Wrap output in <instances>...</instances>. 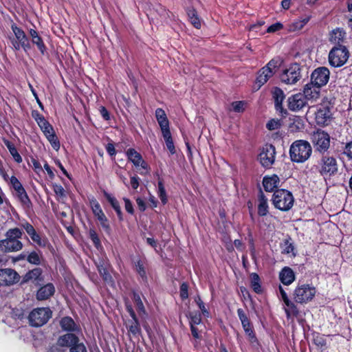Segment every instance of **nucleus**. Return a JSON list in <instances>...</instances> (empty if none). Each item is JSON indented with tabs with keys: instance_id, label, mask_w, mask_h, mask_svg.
<instances>
[{
	"instance_id": "obj_1",
	"label": "nucleus",
	"mask_w": 352,
	"mask_h": 352,
	"mask_svg": "<svg viewBox=\"0 0 352 352\" xmlns=\"http://www.w3.org/2000/svg\"><path fill=\"white\" fill-rule=\"evenodd\" d=\"M23 234V231L18 228L9 229L6 233V239L0 241V250L4 252L21 250L23 246L20 241Z\"/></svg>"
},
{
	"instance_id": "obj_2",
	"label": "nucleus",
	"mask_w": 352,
	"mask_h": 352,
	"mask_svg": "<svg viewBox=\"0 0 352 352\" xmlns=\"http://www.w3.org/2000/svg\"><path fill=\"white\" fill-rule=\"evenodd\" d=\"M312 152L310 144L305 140H296L292 143L289 148L292 161L302 163L307 160Z\"/></svg>"
},
{
	"instance_id": "obj_3",
	"label": "nucleus",
	"mask_w": 352,
	"mask_h": 352,
	"mask_svg": "<svg viewBox=\"0 0 352 352\" xmlns=\"http://www.w3.org/2000/svg\"><path fill=\"white\" fill-rule=\"evenodd\" d=\"M12 33L8 35L11 47L16 51L23 49L25 52L30 50L31 45L25 32L14 23L11 25Z\"/></svg>"
},
{
	"instance_id": "obj_4",
	"label": "nucleus",
	"mask_w": 352,
	"mask_h": 352,
	"mask_svg": "<svg viewBox=\"0 0 352 352\" xmlns=\"http://www.w3.org/2000/svg\"><path fill=\"white\" fill-rule=\"evenodd\" d=\"M316 289L309 284L298 285L293 292V298L296 303L306 304L313 300Z\"/></svg>"
},
{
	"instance_id": "obj_5",
	"label": "nucleus",
	"mask_w": 352,
	"mask_h": 352,
	"mask_svg": "<svg viewBox=\"0 0 352 352\" xmlns=\"http://www.w3.org/2000/svg\"><path fill=\"white\" fill-rule=\"evenodd\" d=\"M292 194L286 190H276L272 197V203L275 208L280 210H288L294 204Z\"/></svg>"
},
{
	"instance_id": "obj_6",
	"label": "nucleus",
	"mask_w": 352,
	"mask_h": 352,
	"mask_svg": "<svg viewBox=\"0 0 352 352\" xmlns=\"http://www.w3.org/2000/svg\"><path fill=\"white\" fill-rule=\"evenodd\" d=\"M349 51L346 47L339 45L331 49L329 54V62L331 66L338 67L344 65L349 58Z\"/></svg>"
},
{
	"instance_id": "obj_7",
	"label": "nucleus",
	"mask_w": 352,
	"mask_h": 352,
	"mask_svg": "<svg viewBox=\"0 0 352 352\" xmlns=\"http://www.w3.org/2000/svg\"><path fill=\"white\" fill-rule=\"evenodd\" d=\"M52 316L49 308L41 307L33 309L29 314V321L32 326L40 327L45 324Z\"/></svg>"
},
{
	"instance_id": "obj_8",
	"label": "nucleus",
	"mask_w": 352,
	"mask_h": 352,
	"mask_svg": "<svg viewBox=\"0 0 352 352\" xmlns=\"http://www.w3.org/2000/svg\"><path fill=\"white\" fill-rule=\"evenodd\" d=\"M318 171L322 175H331L338 171L336 158L328 153L323 155L318 165Z\"/></svg>"
},
{
	"instance_id": "obj_9",
	"label": "nucleus",
	"mask_w": 352,
	"mask_h": 352,
	"mask_svg": "<svg viewBox=\"0 0 352 352\" xmlns=\"http://www.w3.org/2000/svg\"><path fill=\"white\" fill-rule=\"evenodd\" d=\"M279 65V60L272 59L267 64L266 66L263 67L259 71L256 82L258 85V88L267 82V80L273 76Z\"/></svg>"
},
{
	"instance_id": "obj_10",
	"label": "nucleus",
	"mask_w": 352,
	"mask_h": 352,
	"mask_svg": "<svg viewBox=\"0 0 352 352\" xmlns=\"http://www.w3.org/2000/svg\"><path fill=\"white\" fill-rule=\"evenodd\" d=\"M301 78V67L297 63L291 65L280 76L281 81L287 85H294Z\"/></svg>"
},
{
	"instance_id": "obj_11",
	"label": "nucleus",
	"mask_w": 352,
	"mask_h": 352,
	"mask_svg": "<svg viewBox=\"0 0 352 352\" xmlns=\"http://www.w3.org/2000/svg\"><path fill=\"white\" fill-rule=\"evenodd\" d=\"M311 140L316 150L320 152H325L329 148L330 136L322 130L314 131L311 135Z\"/></svg>"
},
{
	"instance_id": "obj_12",
	"label": "nucleus",
	"mask_w": 352,
	"mask_h": 352,
	"mask_svg": "<svg viewBox=\"0 0 352 352\" xmlns=\"http://www.w3.org/2000/svg\"><path fill=\"white\" fill-rule=\"evenodd\" d=\"M276 150L272 144H266L263 147L258 155V160L261 165L265 168H270L275 161Z\"/></svg>"
},
{
	"instance_id": "obj_13",
	"label": "nucleus",
	"mask_w": 352,
	"mask_h": 352,
	"mask_svg": "<svg viewBox=\"0 0 352 352\" xmlns=\"http://www.w3.org/2000/svg\"><path fill=\"white\" fill-rule=\"evenodd\" d=\"M19 280L20 276L15 270L10 268L0 270V286H11Z\"/></svg>"
},
{
	"instance_id": "obj_14",
	"label": "nucleus",
	"mask_w": 352,
	"mask_h": 352,
	"mask_svg": "<svg viewBox=\"0 0 352 352\" xmlns=\"http://www.w3.org/2000/svg\"><path fill=\"white\" fill-rule=\"evenodd\" d=\"M278 298L284 303L283 309L287 318H289L292 316H296L298 314V310L296 305H295L294 302L290 300L286 292L283 289V288L281 286H279Z\"/></svg>"
},
{
	"instance_id": "obj_15",
	"label": "nucleus",
	"mask_w": 352,
	"mask_h": 352,
	"mask_svg": "<svg viewBox=\"0 0 352 352\" xmlns=\"http://www.w3.org/2000/svg\"><path fill=\"white\" fill-rule=\"evenodd\" d=\"M126 155L129 161L136 167L140 166L142 171H140L141 175H146L149 173V166L148 164L142 159V155L133 148H129L126 151Z\"/></svg>"
},
{
	"instance_id": "obj_16",
	"label": "nucleus",
	"mask_w": 352,
	"mask_h": 352,
	"mask_svg": "<svg viewBox=\"0 0 352 352\" xmlns=\"http://www.w3.org/2000/svg\"><path fill=\"white\" fill-rule=\"evenodd\" d=\"M329 70L327 67H318L311 74V82L321 87L328 82L329 80Z\"/></svg>"
},
{
	"instance_id": "obj_17",
	"label": "nucleus",
	"mask_w": 352,
	"mask_h": 352,
	"mask_svg": "<svg viewBox=\"0 0 352 352\" xmlns=\"http://www.w3.org/2000/svg\"><path fill=\"white\" fill-rule=\"evenodd\" d=\"M90 205L94 214L100 221L101 226L104 229L106 232H109L110 226L108 220L100 207V204L95 199H92L90 200Z\"/></svg>"
},
{
	"instance_id": "obj_18",
	"label": "nucleus",
	"mask_w": 352,
	"mask_h": 352,
	"mask_svg": "<svg viewBox=\"0 0 352 352\" xmlns=\"http://www.w3.org/2000/svg\"><path fill=\"white\" fill-rule=\"evenodd\" d=\"M331 113L330 109L327 107H320L316 112L315 120L318 125H327L330 122Z\"/></svg>"
},
{
	"instance_id": "obj_19",
	"label": "nucleus",
	"mask_w": 352,
	"mask_h": 352,
	"mask_svg": "<svg viewBox=\"0 0 352 352\" xmlns=\"http://www.w3.org/2000/svg\"><path fill=\"white\" fill-rule=\"evenodd\" d=\"M238 316L241 322L243 328L245 333L249 336L250 339L255 338V334L252 328V325L242 309H237Z\"/></svg>"
},
{
	"instance_id": "obj_20",
	"label": "nucleus",
	"mask_w": 352,
	"mask_h": 352,
	"mask_svg": "<svg viewBox=\"0 0 352 352\" xmlns=\"http://www.w3.org/2000/svg\"><path fill=\"white\" fill-rule=\"evenodd\" d=\"M288 107L292 111H299L306 104V100L301 93L294 94L288 99Z\"/></svg>"
},
{
	"instance_id": "obj_21",
	"label": "nucleus",
	"mask_w": 352,
	"mask_h": 352,
	"mask_svg": "<svg viewBox=\"0 0 352 352\" xmlns=\"http://www.w3.org/2000/svg\"><path fill=\"white\" fill-rule=\"evenodd\" d=\"M320 87L311 82L305 86L302 95L305 100H316L320 96Z\"/></svg>"
},
{
	"instance_id": "obj_22",
	"label": "nucleus",
	"mask_w": 352,
	"mask_h": 352,
	"mask_svg": "<svg viewBox=\"0 0 352 352\" xmlns=\"http://www.w3.org/2000/svg\"><path fill=\"white\" fill-rule=\"evenodd\" d=\"M155 117L161 129L162 133L170 131L168 120L165 111L162 109L157 108L155 110Z\"/></svg>"
},
{
	"instance_id": "obj_23",
	"label": "nucleus",
	"mask_w": 352,
	"mask_h": 352,
	"mask_svg": "<svg viewBox=\"0 0 352 352\" xmlns=\"http://www.w3.org/2000/svg\"><path fill=\"white\" fill-rule=\"evenodd\" d=\"M55 292L53 284L47 283L41 287L37 292L36 298L38 300H44L50 298Z\"/></svg>"
},
{
	"instance_id": "obj_24",
	"label": "nucleus",
	"mask_w": 352,
	"mask_h": 352,
	"mask_svg": "<svg viewBox=\"0 0 352 352\" xmlns=\"http://www.w3.org/2000/svg\"><path fill=\"white\" fill-rule=\"evenodd\" d=\"M279 278L283 284L289 285L295 280V274L290 267H285L279 273Z\"/></svg>"
},
{
	"instance_id": "obj_25",
	"label": "nucleus",
	"mask_w": 352,
	"mask_h": 352,
	"mask_svg": "<svg viewBox=\"0 0 352 352\" xmlns=\"http://www.w3.org/2000/svg\"><path fill=\"white\" fill-rule=\"evenodd\" d=\"M279 182V177L276 175L265 176L263 179L264 189L268 192H272L277 188Z\"/></svg>"
},
{
	"instance_id": "obj_26",
	"label": "nucleus",
	"mask_w": 352,
	"mask_h": 352,
	"mask_svg": "<svg viewBox=\"0 0 352 352\" xmlns=\"http://www.w3.org/2000/svg\"><path fill=\"white\" fill-rule=\"evenodd\" d=\"M76 342H79L78 338L73 333H67L60 336L58 340V344L60 346L71 348Z\"/></svg>"
},
{
	"instance_id": "obj_27",
	"label": "nucleus",
	"mask_w": 352,
	"mask_h": 352,
	"mask_svg": "<svg viewBox=\"0 0 352 352\" xmlns=\"http://www.w3.org/2000/svg\"><path fill=\"white\" fill-rule=\"evenodd\" d=\"M346 36V32L342 28H336L330 34L329 41L334 44H340L343 42Z\"/></svg>"
},
{
	"instance_id": "obj_28",
	"label": "nucleus",
	"mask_w": 352,
	"mask_h": 352,
	"mask_svg": "<svg viewBox=\"0 0 352 352\" xmlns=\"http://www.w3.org/2000/svg\"><path fill=\"white\" fill-rule=\"evenodd\" d=\"M305 128V123L303 120L298 116H294L291 119V122L289 124V131L292 133H296Z\"/></svg>"
},
{
	"instance_id": "obj_29",
	"label": "nucleus",
	"mask_w": 352,
	"mask_h": 352,
	"mask_svg": "<svg viewBox=\"0 0 352 352\" xmlns=\"http://www.w3.org/2000/svg\"><path fill=\"white\" fill-rule=\"evenodd\" d=\"M309 16H305L296 20L289 25L288 31L296 32L300 30L309 22Z\"/></svg>"
},
{
	"instance_id": "obj_30",
	"label": "nucleus",
	"mask_w": 352,
	"mask_h": 352,
	"mask_svg": "<svg viewBox=\"0 0 352 352\" xmlns=\"http://www.w3.org/2000/svg\"><path fill=\"white\" fill-rule=\"evenodd\" d=\"M60 327L65 331H75L77 330V326L73 319L70 317H64L60 322Z\"/></svg>"
},
{
	"instance_id": "obj_31",
	"label": "nucleus",
	"mask_w": 352,
	"mask_h": 352,
	"mask_svg": "<svg viewBox=\"0 0 352 352\" xmlns=\"http://www.w3.org/2000/svg\"><path fill=\"white\" fill-rule=\"evenodd\" d=\"M272 94L275 102L276 109V110H278L282 108V102L285 99V94L283 91L278 87H275L273 89Z\"/></svg>"
},
{
	"instance_id": "obj_32",
	"label": "nucleus",
	"mask_w": 352,
	"mask_h": 352,
	"mask_svg": "<svg viewBox=\"0 0 352 352\" xmlns=\"http://www.w3.org/2000/svg\"><path fill=\"white\" fill-rule=\"evenodd\" d=\"M268 212L267 199L261 193L258 198V213L261 216L266 215Z\"/></svg>"
},
{
	"instance_id": "obj_33",
	"label": "nucleus",
	"mask_w": 352,
	"mask_h": 352,
	"mask_svg": "<svg viewBox=\"0 0 352 352\" xmlns=\"http://www.w3.org/2000/svg\"><path fill=\"white\" fill-rule=\"evenodd\" d=\"M14 195L19 199V200L23 206L26 208H30V206H31V201L29 199L24 188L21 190L15 191Z\"/></svg>"
},
{
	"instance_id": "obj_34",
	"label": "nucleus",
	"mask_w": 352,
	"mask_h": 352,
	"mask_svg": "<svg viewBox=\"0 0 352 352\" xmlns=\"http://www.w3.org/2000/svg\"><path fill=\"white\" fill-rule=\"evenodd\" d=\"M42 274V270L41 268H34L31 271H29L23 277L25 282L29 280H36L38 279Z\"/></svg>"
},
{
	"instance_id": "obj_35",
	"label": "nucleus",
	"mask_w": 352,
	"mask_h": 352,
	"mask_svg": "<svg viewBox=\"0 0 352 352\" xmlns=\"http://www.w3.org/2000/svg\"><path fill=\"white\" fill-rule=\"evenodd\" d=\"M163 138H164L166 145L168 151L171 154H174L175 153V148L173 144V141L171 137V133L170 131H165L162 133Z\"/></svg>"
},
{
	"instance_id": "obj_36",
	"label": "nucleus",
	"mask_w": 352,
	"mask_h": 352,
	"mask_svg": "<svg viewBox=\"0 0 352 352\" xmlns=\"http://www.w3.org/2000/svg\"><path fill=\"white\" fill-rule=\"evenodd\" d=\"M188 16L190 23L193 25L194 27L199 29L201 28V21L199 18L197 16V12L194 9H190L187 12Z\"/></svg>"
},
{
	"instance_id": "obj_37",
	"label": "nucleus",
	"mask_w": 352,
	"mask_h": 352,
	"mask_svg": "<svg viewBox=\"0 0 352 352\" xmlns=\"http://www.w3.org/2000/svg\"><path fill=\"white\" fill-rule=\"evenodd\" d=\"M251 287L253 290L259 294L261 292V287L260 285V278L256 273H252L250 274Z\"/></svg>"
},
{
	"instance_id": "obj_38",
	"label": "nucleus",
	"mask_w": 352,
	"mask_h": 352,
	"mask_svg": "<svg viewBox=\"0 0 352 352\" xmlns=\"http://www.w3.org/2000/svg\"><path fill=\"white\" fill-rule=\"evenodd\" d=\"M6 145L7 148H8L10 154L13 157L14 160L16 162H18V163L21 162H22V157L19 155V153H18V151H17L16 148H15L14 145L12 143H11L10 142H9V141H6Z\"/></svg>"
},
{
	"instance_id": "obj_39",
	"label": "nucleus",
	"mask_w": 352,
	"mask_h": 352,
	"mask_svg": "<svg viewBox=\"0 0 352 352\" xmlns=\"http://www.w3.org/2000/svg\"><path fill=\"white\" fill-rule=\"evenodd\" d=\"M106 197H107L108 201L111 204L113 208L117 212V214H118L119 219H122L121 208H120V204H119V202L118 201V200L115 197L111 196L110 195H107Z\"/></svg>"
},
{
	"instance_id": "obj_40",
	"label": "nucleus",
	"mask_w": 352,
	"mask_h": 352,
	"mask_svg": "<svg viewBox=\"0 0 352 352\" xmlns=\"http://www.w3.org/2000/svg\"><path fill=\"white\" fill-rule=\"evenodd\" d=\"M32 240L40 247H45L47 244V240L45 237L40 236L35 231L31 236Z\"/></svg>"
},
{
	"instance_id": "obj_41",
	"label": "nucleus",
	"mask_w": 352,
	"mask_h": 352,
	"mask_svg": "<svg viewBox=\"0 0 352 352\" xmlns=\"http://www.w3.org/2000/svg\"><path fill=\"white\" fill-rule=\"evenodd\" d=\"M282 126V121L280 119H271L266 124V127L270 131L278 129Z\"/></svg>"
},
{
	"instance_id": "obj_42",
	"label": "nucleus",
	"mask_w": 352,
	"mask_h": 352,
	"mask_svg": "<svg viewBox=\"0 0 352 352\" xmlns=\"http://www.w3.org/2000/svg\"><path fill=\"white\" fill-rule=\"evenodd\" d=\"M31 41L34 45H36L37 48L41 52V53L42 54H44L46 51V47L42 38L40 36H38L35 38H32V40Z\"/></svg>"
},
{
	"instance_id": "obj_43",
	"label": "nucleus",
	"mask_w": 352,
	"mask_h": 352,
	"mask_svg": "<svg viewBox=\"0 0 352 352\" xmlns=\"http://www.w3.org/2000/svg\"><path fill=\"white\" fill-rule=\"evenodd\" d=\"M157 194L159 197L160 198L163 204H166L167 201L166 193L165 188L164 187L162 180H159L158 182V191Z\"/></svg>"
},
{
	"instance_id": "obj_44",
	"label": "nucleus",
	"mask_w": 352,
	"mask_h": 352,
	"mask_svg": "<svg viewBox=\"0 0 352 352\" xmlns=\"http://www.w3.org/2000/svg\"><path fill=\"white\" fill-rule=\"evenodd\" d=\"M135 270L142 278H146L145 265L143 261L138 260L135 263Z\"/></svg>"
},
{
	"instance_id": "obj_45",
	"label": "nucleus",
	"mask_w": 352,
	"mask_h": 352,
	"mask_svg": "<svg viewBox=\"0 0 352 352\" xmlns=\"http://www.w3.org/2000/svg\"><path fill=\"white\" fill-rule=\"evenodd\" d=\"M190 318V325L199 324L201 322V314L197 312H190L188 314Z\"/></svg>"
},
{
	"instance_id": "obj_46",
	"label": "nucleus",
	"mask_w": 352,
	"mask_h": 352,
	"mask_svg": "<svg viewBox=\"0 0 352 352\" xmlns=\"http://www.w3.org/2000/svg\"><path fill=\"white\" fill-rule=\"evenodd\" d=\"M28 261L34 265H39L41 263V257L36 252H31L27 258Z\"/></svg>"
},
{
	"instance_id": "obj_47",
	"label": "nucleus",
	"mask_w": 352,
	"mask_h": 352,
	"mask_svg": "<svg viewBox=\"0 0 352 352\" xmlns=\"http://www.w3.org/2000/svg\"><path fill=\"white\" fill-rule=\"evenodd\" d=\"M47 140L50 142L52 146L56 151H58L60 148V142L56 137L55 132L50 135L49 136H46Z\"/></svg>"
},
{
	"instance_id": "obj_48",
	"label": "nucleus",
	"mask_w": 352,
	"mask_h": 352,
	"mask_svg": "<svg viewBox=\"0 0 352 352\" xmlns=\"http://www.w3.org/2000/svg\"><path fill=\"white\" fill-rule=\"evenodd\" d=\"M232 109L235 112H243L245 108V102L243 101H236L231 104Z\"/></svg>"
},
{
	"instance_id": "obj_49",
	"label": "nucleus",
	"mask_w": 352,
	"mask_h": 352,
	"mask_svg": "<svg viewBox=\"0 0 352 352\" xmlns=\"http://www.w3.org/2000/svg\"><path fill=\"white\" fill-rule=\"evenodd\" d=\"M54 191L56 195L58 197V199H63L65 197V191L62 186L55 184L53 186Z\"/></svg>"
},
{
	"instance_id": "obj_50",
	"label": "nucleus",
	"mask_w": 352,
	"mask_h": 352,
	"mask_svg": "<svg viewBox=\"0 0 352 352\" xmlns=\"http://www.w3.org/2000/svg\"><path fill=\"white\" fill-rule=\"evenodd\" d=\"M9 182L14 191L23 188L21 182L14 176H12L11 177H10Z\"/></svg>"
},
{
	"instance_id": "obj_51",
	"label": "nucleus",
	"mask_w": 352,
	"mask_h": 352,
	"mask_svg": "<svg viewBox=\"0 0 352 352\" xmlns=\"http://www.w3.org/2000/svg\"><path fill=\"white\" fill-rule=\"evenodd\" d=\"M195 302L197 304L199 309L201 310V314L206 317H209V311L206 308V306L203 301L201 300V299L199 297H197V298L195 299Z\"/></svg>"
},
{
	"instance_id": "obj_52",
	"label": "nucleus",
	"mask_w": 352,
	"mask_h": 352,
	"mask_svg": "<svg viewBox=\"0 0 352 352\" xmlns=\"http://www.w3.org/2000/svg\"><path fill=\"white\" fill-rule=\"evenodd\" d=\"M89 237L91 239V241H93L94 244L96 247H98L100 245V241L98 236L96 232L95 231V230L90 229L89 231Z\"/></svg>"
},
{
	"instance_id": "obj_53",
	"label": "nucleus",
	"mask_w": 352,
	"mask_h": 352,
	"mask_svg": "<svg viewBox=\"0 0 352 352\" xmlns=\"http://www.w3.org/2000/svg\"><path fill=\"white\" fill-rule=\"evenodd\" d=\"M70 352H87V349L82 343L76 342V343L70 348Z\"/></svg>"
},
{
	"instance_id": "obj_54",
	"label": "nucleus",
	"mask_w": 352,
	"mask_h": 352,
	"mask_svg": "<svg viewBox=\"0 0 352 352\" xmlns=\"http://www.w3.org/2000/svg\"><path fill=\"white\" fill-rule=\"evenodd\" d=\"M283 28V25L280 23V22H277L274 24H272L271 25L267 30V32H269V33H274V32H276L278 30H282Z\"/></svg>"
},
{
	"instance_id": "obj_55",
	"label": "nucleus",
	"mask_w": 352,
	"mask_h": 352,
	"mask_svg": "<svg viewBox=\"0 0 352 352\" xmlns=\"http://www.w3.org/2000/svg\"><path fill=\"white\" fill-rule=\"evenodd\" d=\"M188 287L186 283H184L180 286V296L183 300L186 299L188 297Z\"/></svg>"
},
{
	"instance_id": "obj_56",
	"label": "nucleus",
	"mask_w": 352,
	"mask_h": 352,
	"mask_svg": "<svg viewBox=\"0 0 352 352\" xmlns=\"http://www.w3.org/2000/svg\"><path fill=\"white\" fill-rule=\"evenodd\" d=\"M133 299H134V301L135 303V306H136L137 309H138V311H144V305L140 299V296L138 294H134Z\"/></svg>"
},
{
	"instance_id": "obj_57",
	"label": "nucleus",
	"mask_w": 352,
	"mask_h": 352,
	"mask_svg": "<svg viewBox=\"0 0 352 352\" xmlns=\"http://www.w3.org/2000/svg\"><path fill=\"white\" fill-rule=\"evenodd\" d=\"M294 250V248L292 243H289L288 241H285L283 249V252L285 254H290L293 253Z\"/></svg>"
},
{
	"instance_id": "obj_58",
	"label": "nucleus",
	"mask_w": 352,
	"mask_h": 352,
	"mask_svg": "<svg viewBox=\"0 0 352 352\" xmlns=\"http://www.w3.org/2000/svg\"><path fill=\"white\" fill-rule=\"evenodd\" d=\"M129 331L133 334H137L140 331V327L138 319H134L133 324L129 327Z\"/></svg>"
},
{
	"instance_id": "obj_59",
	"label": "nucleus",
	"mask_w": 352,
	"mask_h": 352,
	"mask_svg": "<svg viewBox=\"0 0 352 352\" xmlns=\"http://www.w3.org/2000/svg\"><path fill=\"white\" fill-rule=\"evenodd\" d=\"M140 178L137 175L131 177L130 184L133 189L136 190L140 185Z\"/></svg>"
},
{
	"instance_id": "obj_60",
	"label": "nucleus",
	"mask_w": 352,
	"mask_h": 352,
	"mask_svg": "<svg viewBox=\"0 0 352 352\" xmlns=\"http://www.w3.org/2000/svg\"><path fill=\"white\" fill-rule=\"evenodd\" d=\"M344 154H345L349 159H352V141L345 145Z\"/></svg>"
},
{
	"instance_id": "obj_61",
	"label": "nucleus",
	"mask_w": 352,
	"mask_h": 352,
	"mask_svg": "<svg viewBox=\"0 0 352 352\" xmlns=\"http://www.w3.org/2000/svg\"><path fill=\"white\" fill-rule=\"evenodd\" d=\"M99 272L106 282L111 281V276L104 268H99Z\"/></svg>"
},
{
	"instance_id": "obj_62",
	"label": "nucleus",
	"mask_w": 352,
	"mask_h": 352,
	"mask_svg": "<svg viewBox=\"0 0 352 352\" xmlns=\"http://www.w3.org/2000/svg\"><path fill=\"white\" fill-rule=\"evenodd\" d=\"M22 226L23 229L26 231L30 236L36 231L34 227L29 223H25Z\"/></svg>"
},
{
	"instance_id": "obj_63",
	"label": "nucleus",
	"mask_w": 352,
	"mask_h": 352,
	"mask_svg": "<svg viewBox=\"0 0 352 352\" xmlns=\"http://www.w3.org/2000/svg\"><path fill=\"white\" fill-rule=\"evenodd\" d=\"M124 204H125L126 210L128 212L132 214L133 212V205H132L131 202L130 201V200L129 199H126V198H124Z\"/></svg>"
},
{
	"instance_id": "obj_64",
	"label": "nucleus",
	"mask_w": 352,
	"mask_h": 352,
	"mask_svg": "<svg viewBox=\"0 0 352 352\" xmlns=\"http://www.w3.org/2000/svg\"><path fill=\"white\" fill-rule=\"evenodd\" d=\"M100 113L102 117L105 120H109V118H110L109 113L108 111L107 110V109L104 107H100Z\"/></svg>"
}]
</instances>
